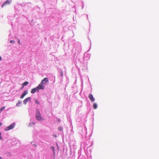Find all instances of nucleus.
<instances>
[{"instance_id": "1", "label": "nucleus", "mask_w": 159, "mask_h": 159, "mask_svg": "<svg viewBox=\"0 0 159 159\" xmlns=\"http://www.w3.org/2000/svg\"><path fill=\"white\" fill-rule=\"evenodd\" d=\"M44 81L48 82V78L46 77L45 78L41 81L40 84H39L38 86L36 88V89L38 91H39V89H44L45 88L44 84H45V83H44Z\"/></svg>"}, {"instance_id": "2", "label": "nucleus", "mask_w": 159, "mask_h": 159, "mask_svg": "<svg viewBox=\"0 0 159 159\" xmlns=\"http://www.w3.org/2000/svg\"><path fill=\"white\" fill-rule=\"evenodd\" d=\"M36 119L38 120H43V118L41 116L39 111L38 110L36 111Z\"/></svg>"}, {"instance_id": "3", "label": "nucleus", "mask_w": 159, "mask_h": 159, "mask_svg": "<svg viewBox=\"0 0 159 159\" xmlns=\"http://www.w3.org/2000/svg\"><path fill=\"white\" fill-rule=\"evenodd\" d=\"M15 126V124L14 123L11 124L9 126L6 127L5 129V131H8L13 129Z\"/></svg>"}, {"instance_id": "4", "label": "nucleus", "mask_w": 159, "mask_h": 159, "mask_svg": "<svg viewBox=\"0 0 159 159\" xmlns=\"http://www.w3.org/2000/svg\"><path fill=\"white\" fill-rule=\"evenodd\" d=\"M89 98L90 100L92 101V102H94L95 101V99L94 98L93 95L89 93Z\"/></svg>"}, {"instance_id": "5", "label": "nucleus", "mask_w": 159, "mask_h": 159, "mask_svg": "<svg viewBox=\"0 0 159 159\" xmlns=\"http://www.w3.org/2000/svg\"><path fill=\"white\" fill-rule=\"evenodd\" d=\"M28 93V91L26 90H25L24 93H23V94L21 95L20 96V98L21 99L23 98L24 96L26 95Z\"/></svg>"}, {"instance_id": "6", "label": "nucleus", "mask_w": 159, "mask_h": 159, "mask_svg": "<svg viewBox=\"0 0 159 159\" xmlns=\"http://www.w3.org/2000/svg\"><path fill=\"white\" fill-rule=\"evenodd\" d=\"M30 99L31 98L30 97L27 98L23 101V103L25 105L26 104L29 100H30Z\"/></svg>"}, {"instance_id": "7", "label": "nucleus", "mask_w": 159, "mask_h": 159, "mask_svg": "<svg viewBox=\"0 0 159 159\" xmlns=\"http://www.w3.org/2000/svg\"><path fill=\"white\" fill-rule=\"evenodd\" d=\"M10 0H7L4 3H3L2 6V7H3L5 6L7 4H9L10 3Z\"/></svg>"}, {"instance_id": "8", "label": "nucleus", "mask_w": 159, "mask_h": 159, "mask_svg": "<svg viewBox=\"0 0 159 159\" xmlns=\"http://www.w3.org/2000/svg\"><path fill=\"white\" fill-rule=\"evenodd\" d=\"M29 84V82L27 81H25L24 83H23L22 85L23 87H24V86L27 85Z\"/></svg>"}, {"instance_id": "9", "label": "nucleus", "mask_w": 159, "mask_h": 159, "mask_svg": "<svg viewBox=\"0 0 159 159\" xmlns=\"http://www.w3.org/2000/svg\"><path fill=\"white\" fill-rule=\"evenodd\" d=\"M36 88H34L32 90L31 92L32 93H34L36 92Z\"/></svg>"}, {"instance_id": "10", "label": "nucleus", "mask_w": 159, "mask_h": 159, "mask_svg": "<svg viewBox=\"0 0 159 159\" xmlns=\"http://www.w3.org/2000/svg\"><path fill=\"white\" fill-rule=\"evenodd\" d=\"M93 108L94 109H96L97 107V105L95 103H94L93 105Z\"/></svg>"}, {"instance_id": "11", "label": "nucleus", "mask_w": 159, "mask_h": 159, "mask_svg": "<svg viewBox=\"0 0 159 159\" xmlns=\"http://www.w3.org/2000/svg\"><path fill=\"white\" fill-rule=\"evenodd\" d=\"M5 106H4L2 107V108H1V109H0V113H1L2 111L4 109H5Z\"/></svg>"}, {"instance_id": "12", "label": "nucleus", "mask_w": 159, "mask_h": 159, "mask_svg": "<svg viewBox=\"0 0 159 159\" xmlns=\"http://www.w3.org/2000/svg\"><path fill=\"white\" fill-rule=\"evenodd\" d=\"M20 103H21V102H20V101H19L18 102L16 103V106H17V107L19 106H20L19 105L20 104Z\"/></svg>"}, {"instance_id": "13", "label": "nucleus", "mask_w": 159, "mask_h": 159, "mask_svg": "<svg viewBox=\"0 0 159 159\" xmlns=\"http://www.w3.org/2000/svg\"><path fill=\"white\" fill-rule=\"evenodd\" d=\"M58 129L59 131H61L62 129L61 127H59L58 128Z\"/></svg>"}, {"instance_id": "14", "label": "nucleus", "mask_w": 159, "mask_h": 159, "mask_svg": "<svg viewBox=\"0 0 159 159\" xmlns=\"http://www.w3.org/2000/svg\"><path fill=\"white\" fill-rule=\"evenodd\" d=\"M35 102H36V103L37 104H39V102L37 101V100H35Z\"/></svg>"}, {"instance_id": "15", "label": "nucleus", "mask_w": 159, "mask_h": 159, "mask_svg": "<svg viewBox=\"0 0 159 159\" xmlns=\"http://www.w3.org/2000/svg\"><path fill=\"white\" fill-rule=\"evenodd\" d=\"M0 139H2V138L1 136V133H0Z\"/></svg>"}, {"instance_id": "16", "label": "nucleus", "mask_w": 159, "mask_h": 159, "mask_svg": "<svg viewBox=\"0 0 159 159\" xmlns=\"http://www.w3.org/2000/svg\"><path fill=\"white\" fill-rule=\"evenodd\" d=\"M61 77H63V73L62 72H61Z\"/></svg>"}, {"instance_id": "17", "label": "nucleus", "mask_w": 159, "mask_h": 159, "mask_svg": "<svg viewBox=\"0 0 159 159\" xmlns=\"http://www.w3.org/2000/svg\"><path fill=\"white\" fill-rule=\"evenodd\" d=\"M10 42L11 43H13L14 42V41L13 40H11L10 41Z\"/></svg>"}, {"instance_id": "18", "label": "nucleus", "mask_w": 159, "mask_h": 159, "mask_svg": "<svg viewBox=\"0 0 159 159\" xmlns=\"http://www.w3.org/2000/svg\"><path fill=\"white\" fill-rule=\"evenodd\" d=\"M52 149L53 150L54 152V151L55 150L54 147H52Z\"/></svg>"}, {"instance_id": "19", "label": "nucleus", "mask_w": 159, "mask_h": 159, "mask_svg": "<svg viewBox=\"0 0 159 159\" xmlns=\"http://www.w3.org/2000/svg\"><path fill=\"white\" fill-rule=\"evenodd\" d=\"M53 136L55 138H56L57 137V135H55V134L53 135Z\"/></svg>"}, {"instance_id": "20", "label": "nucleus", "mask_w": 159, "mask_h": 159, "mask_svg": "<svg viewBox=\"0 0 159 159\" xmlns=\"http://www.w3.org/2000/svg\"><path fill=\"white\" fill-rule=\"evenodd\" d=\"M18 43L19 44H20V41L19 40H18Z\"/></svg>"}, {"instance_id": "21", "label": "nucleus", "mask_w": 159, "mask_h": 159, "mask_svg": "<svg viewBox=\"0 0 159 159\" xmlns=\"http://www.w3.org/2000/svg\"><path fill=\"white\" fill-rule=\"evenodd\" d=\"M44 83H45V84H46V83H48V82H46L45 81H44Z\"/></svg>"}, {"instance_id": "22", "label": "nucleus", "mask_w": 159, "mask_h": 159, "mask_svg": "<svg viewBox=\"0 0 159 159\" xmlns=\"http://www.w3.org/2000/svg\"><path fill=\"white\" fill-rule=\"evenodd\" d=\"M2 125V122H0V126Z\"/></svg>"}, {"instance_id": "23", "label": "nucleus", "mask_w": 159, "mask_h": 159, "mask_svg": "<svg viewBox=\"0 0 159 159\" xmlns=\"http://www.w3.org/2000/svg\"><path fill=\"white\" fill-rule=\"evenodd\" d=\"M8 154H9V155L11 156V154L10 153H8Z\"/></svg>"}, {"instance_id": "24", "label": "nucleus", "mask_w": 159, "mask_h": 159, "mask_svg": "<svg viewBox=\"0 0 159 159\" xmlns=\"http://www.w3.org/2000/svg\"><path fill=\"white\" fill-rule=\"evenodd\" d=\"M2 59V57H0V61Z\"/></svg>"}, {"instance_id": "25", "label": "nucleus", "mask_w": 159, "mask_h": 159, "mask_svg": "<svg viewBox=\"0 0 159 159\" xmlns=\"http://www.w3.org/2000/svg\"><path fill=\"white\" fill-rule=\"evenodd\" d=\"M0 159H2V157H0Z\"/></svg>"}]
</instances>
